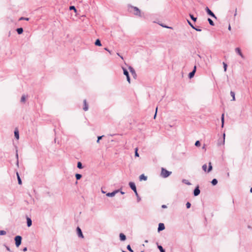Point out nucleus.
Segmentation results:
<instances>
[{
	"label": "nucleus",
	"instance_id": "1",
	"mask_svg": "<svg viewBox=\"0 0 252 252\" xmlns=\"http://www.w3.org/2000/svg\"><path fill=\"white\" fill-rule=\"evenodd\" d=\"M128 10L130 12H132L136 16H138L140 17H142L140 10L136 6L129 5L128 6Z\"/></svg>",
	"mask_w": 252,
	"mask_h": 252
},
{
	"label": "nucleus",
	"instance_id": "2",
	"mask_svg": "<svg viewBox=\"0 0 252 252\" xmlns=\"http://www.w3.org/2000/svg\"><path fill=\"white\" fill-rule=\"evenodd\" d=\"M171 171H167L164 168H161L160 175L163 178H167L171 174Z\"/></svg>",
	"mask_w": 252,
	"mask_h": 252
},
{
	"label": "nucleus",
	"instance_id": "3",
	"mask_svg": "<svg viewBox=\"0 0 252 252\" xmlns=\"http://www.w3.org/2000/svg\"><path fill=\"white\" fill-rule=\"evenodd\" d=\"M22 239V237L19 235H17L15 237L14 240L15 242V245L17 247H19V246L21 244Z\"/></svg>",
	"mask_w": 252,
	"mask_h": 252
},
{
	"label": "nucleus",
	"instance_id": "4",
	"mask_svg": "<svg viewBox=\"0 0 252 252\" xmlns=\"http://www.w3.org/2000/svg\"><path fill=\"white\" fill-rule=\"evenodd\" d=\"M202 169L205 171L207 172V173L210 172L212 170V166L211 164V162L209 163V167L208 169L207 170V165L206 164L203 165L202 166Z\"/></svg>",
	"mask_w": 252,
	"mask_h": 252
},
{
	"label": "nucleus",
	"instance_id": "5",
	"mask_svg": "<svg viewBox=\"0 0 252 252\" xmlns=\"http://www.w3.org/2000/svg\"><path fill=\"white\" fill-rule=\"evenodd\" d=\"M205 11L209 15L211 16V17L215 19H217V17L214 14V13L208 8V7H206L205 8Z\"/></svg>",
	"mask_w": 252,
	"mask_h": 252
},
{
	"label": "nucleus",
	"instance_id": "6",
	"mask_svg": "<svg viewBox=\"0 0 252 252\" xmlns=\"http://www.w3.org/2000/svg\"><path fill=\"white\" fill-rule=\"evenodd\" d=\"M129 186L134 193H136L137 190L135 183L134 182H130L129 183Z\"/></svg>",
	"mask_w": 252,
	"mask_h": 252
},
{
	"label": "nucleus",
	"instance_id": "7",
	"mask_svg": "<svg viewBox=\"0 0 252 252\" xmlns=\"http://www.w3.org/2000/svg\"><path fill=\"white\" fill-rule=\"evenodd\" d=\"M120 191V189H117L113 191L112 192H108L106 194V196L108 197H113L114 196L116 193Z\"/></svg>",
	"mask_w": 252,
	"mask_h": 252
},
{
	"label": "nucleus",
	"instance_id": "8",
	"mask_svg": "<svg viewBox=\"0 0 252 252\" xmlns=\"http://www.w3.org/2000/svg\"><path fill=\"white\" fill-rule=\"evenodd\" d=\"M76 230H77L78 236L80 238H84V236L82 233V230L79 227H77Z\"/></svg>",
	"mask_w": 252,
	"mask_h": 252
},
{
	"label": "nucleus",
	"instance_id": "9",
	"mask_svg": "<svg viewBox=\"0 0 252 252\" xmlns=\"http://www.w3.org/2000/svg\"><path fill=\"white\" fill-rule=\"evenodd\" d=\"M200 190L199 189V186H197L194 189L193 195H194V196H196L200 194Z\"/></svg>",
	"mask_w": 252,
	"mask_h": 252
},
{
	"label": "nucleus",
	"instance_id": "10",
	"mask_svg": "<svg viewBox=\"0 0 252 252\" xmlns=\"http://www.w3.org/2000/svg\"><path fill=\"white\" fill-rule=\"evenodd\" d=\"M165 229L164 224L163 223H159L158 224V232L162 231Z\"/></svg>",
	"mask_w": 252,
	"mask_h": 252
},
{
	"label": "nucleus",
	"instance_id": "11",
	"mask_svg": "<svg viewBox=\"0 0 252 252\" xmlns=\"http://www.w3.org/2000/svg\"><path fill=\"white\" fill-rule=\"evenodd\" d=\"M235 51L242 58H244V57L243 56V55L242 54V52H241V49L237 47L235 49Z\"/></svg>",
	"mask_w": 252,
	"mask_h": 252
},
{
	"label": "nucleus",
	"instance_id": "12",
	"mask_svg": "<svg viewBox=\"0 0 252 252\" xmlns=\"http://www.w3.org/2000/svg\"><path fill=\"white\" fill-rule=\"evenodd\" d=\"M130 72L131 73L132 75L135 77L136 76V72L133 67L131 66H129L128 67Z\"/></svg>",
	"mask_w": 252,
	"mask_h": 252
},
{
	"label": "nucleus",
	"instance_id": "13",
	"mask_svg": "<svg viewBox=\"0 0 252 252\" xmlns=\"http://www.w3.org/2000/svg\"><path fill=\"white\" fill-rule=\"evenodd\" d=\"M83 103H84L83 110L84 111H86L88 110V105L87 103V101L86 99L84 100Z\"/></svg>",
	"mask_w": 252,
	"mask_h": 252
},
{
	"label": "nucleus",
	"instance_id": "14",
	"mask_svg": "<svg viewBox=\"0 0 252 252\" xmlns=\"http://www.w3.org/2000/svg\"><path fill=\"white\" fill-rule=\"evenodd\" d=\"M120 239L121 241H124L126 239V236L124 234L121 233L120 234Z\"/></svg>",
	"mask_w": 252,
	"mask_h": 252
},
{
	"label": "nucleus",
	"instance_id": "15",
	"mask_svg": "<svg viewBox=\"0 0 252 252\" xmlns=\"http://www.w3.org/2000/svg\"><path fill=\"white\" fill-rule=\"evenodd\" d=\"M14 136L18 140L19 138V131L17 129H16L14 130Z\"/></svg>",
	"mask_w": 252,
	"mask_h": 252
},
{
	"label": "nucleus",
	"instance_id": "16",
	"mask_svg": "<svg viewBox=\"0 0 252 252\" xmlns=\"http://www.w3.org/2000/svg\"><path fill=\"white\" fill-rule=\"evenodd\" d=\"M27 226L30 227L32 224V220L30 218L27 219Z\"/></svg>",
	"mask_w": 252,
	"mask_h": 252
},
{
	"label": "nucleus",
	"instance_id": "17",
	"mask_svg": "<svg viewBox=\"0 0 252 252\" xmlns=\"http://www.w3.org/2000/svg\"><path fill=\"white\" fill-rule=\"evenodd\" d=\"M147 179V176H145L144 174H142L139 176V180L140 181L144 180L146 181Z\"/></svg>",
	"mask_w": 252,
	"mask_h": 252
},
{
	"label": "nucleus",
	"instance_id": "18",
	"mask_svg": "<svg viewBox=\"0 0 252 252\" xmlns=\"http://www.w3.org/2000/svg\"><path fill=\"white\" fill-rule=\"evenodd\" d=\"M16 31L19 34H21L23 32V29L22 28H19L16 29Z\"/></svg>",
	"mask_w": 252,
	"mask_h": 252
},
{
	"label": "nucleus",
	"instance_id": "19",
	"mask_svg": "<svg viewBox=\"0 0 252 252\" xmlns=\"http://www.w3.org/2000/svg\"><path fill=\"white\" fill-rule=\"evenodd\" d=\"M16 175H17V179H18V184L19 185H21L22 184V181H21V178L20 177V176H19V173H18V172H17Z\"/></svg>",
	"mask_w": 252,
	"mask_h": 252
},
{
	"label": "nucleus",
	"instance_id": "20",
	"mask_svg": "<svg viewBox=\"0 0 252 252\" xmlns=\"http://www.w3.org/2000/svg\"><path fill=\"white\" fill-rule=\"evenodd\" d=\"M94 44L96 45V46H101V42L100 41L99 39H97L96 40V41H95V43H94Z\"/></svg>",
	"mask_w": 252,
	"mask_h": 252
},
{
	"label": "nucleus",
	"instance_id": "21",
	"mask_svg": "<svg viewBox=\"0 0 252 252\" xmlns=\"http://www.w3.org/2000/svg\"><path fill=\"white\" fill-rule=\"evenodd\" d=\"M230 94L231 96L232 97V99L231 100H232V101L235 100V93L234 92H233V91H231Z\"/></svg>",
	"mask_w": 252,
	"mask_h": 252
},
{
	"label": "nucleus",
	"instance_id": "22",
	"mask_svg": "<svg viewBox=\"0 0 252 252\" xmlns=\"http://www.w3.org/2000/svg\"><path fill=\"white\" fill-rule=\"evenodd\" d=\"M195 70H194V71H191V72L189 73V77L190 79H191V78H192V77L194 76V74H195Z\"/></svg>",
	"mask_w": 252,
	"mask_h": 252
},
{
	"label": "nucleus",
	"instance_id": "23",
	"mask_svg": "<svg viewBox=\"0 0 252 252\" xmlns=\"http://www.w3.org/2000/svg\"><path fill=\"white\" fill-rule=\"evenodd\" d=\"M221 126H223L224 121V115L222 114L221 117Z\"/></svg>",
	"mask_w": 252,
	"mask_h": 252
},
{
	"label": "nucleus",
	"instance_id": "24",
	"mask_svg": "<svg viewBox=\"0 0 252 252\" xmlns=\"http://www.w3.org/2000/svg\"><path fill=\"white\" fill-rule=\"evenodd\" d=\"M211 183L213 186H215L218 183V180L216 179H213L211 181Z\"/></svg>",
	"mask_w": 252,
	"mask_h": 252
},
{
	"label": "nucleus",
	"instance_id": "25",
	"mask_svg": "<svg viewBox=\"0 0 252 252\" xmlns=\"http://www.w3.org/2000/svg\"><path fill=\"white\" fill-rule=\"evenodd\" d=\"M123 71H124V74L127 76V75H129V73L128 71L126 70V69L123 67Z\"/></svg>",
	"mask_w": 252,
	"mask_h": 252
},
{
	"label": "nucleus",
	"instance_id": "26",
	"mask_svg": "<svg viewBox=\"0 0 252 252\" xmlns=\"http://www.w3.org/2000/svg\"><path fill=\"white\" fill-rule=\"evenodd\" d=\"M77 166L79 169H82L83 168L82 163L80 161L77 162Z\"/></svg>",
	"mask_w": 252,
	"mask_h": 252
},
{
	"label": "nucleus",
	"instance_id": "27",
	"mask_svg": "<svg viewBox=\"0 0 252 252\" xmlns=\"http://www.w3.org/2000/svg\"><path fill=\"white\" fill-rule=\"evenodd\" d=\"M182 182L186 185H191L190 183L186 179H183L182 180Z\"/></svg>",
	"mask_w": 252,
	"mask_h": 252
},
{
	"label": "nucleus",
	"instance_id": "28",
	"mask_svg": "<svg viewBox=\"0 0 252 252\" xmlns=\"http://www.w3.org/2000/svg\"><path fill=\"white\" fill-rule=\"evenodd\" d=\"M75 177L77 180H80L82 177V175L80 174L77 173L75 174Z\"/></svg>",
	"mask_w": 252,
	"mask_h": 252
},
{
	"label": "nucleus",
	"instance_id": "29",
	"mask_svg": "<svg viewBox=\"0 0 252 252\" xmlns=\"http://www.w3.org/2000/svg\"><path fill=\"white\" fill-rule=\"evenodd\" d=\"M158 248L160 252H165L162 247L160 245H158Z\"/></svg>",
	"mask_w": 252,
	"mask_h": 252
},
{
	"label": "nucleus",
	"instance_id": "30",
	"mask_svg": "<svg viewBox=\"0 0 252 252\" xmlns=\"http://www.w3.org/2000/svg\"><path fill=\"white\" fill-rule=\"evenodd\" d=\"M189 16H190V18H191V19H192L194 22H195V21H196V20H197V18H196V17H194L193 16V15H192V14H189Z\"/></svg>",
	"mask_w": 252,
	"mask_h": 252
},
{
	"label": "nucleus",
	"instance_id": "31",
	"mask_svg": "<svg viewBox=\"0 0 252 252\" xmlns=\"http://www.w3.org/2000/svg\"><path fill=\"white\" fill-rule=\"evenodd\" d=\"M26 101V96L25 95H23L21 98V102H25Z\"/></svg>",
	"mask_w": 252,
	"mask_h": 252
},
{
	"label": "nucleus",
	"instance_id": "32",
	"mask_svg": "<svg viewBox=\"0 0 252 252\" xmlns=\"http://www.w3.org/2000/svg\"><path fill=\"white\" fill-rule=\"evenodd\" d=\"M208 21L210 25H211V26L214 25V23L213 21L210 18L208 19Z\"/></svg>",
	"mask_w": 252,
	"mask_h": 252
},
{
	"label": "nucleus",
	"instance_id": "33",
	"mask_svg": "<svg viewBox=\"0 0 252 252\" xmlns=\"http://www.w3.org/2000/svg\"><path fill=\"white\" fill-rule=\"evenodd\" d=\"M19 21H21V20L29 21V18L22 17L19 18Z\"/></svg>",
	"mask_w": 252,
	"mask_h": 252
},
{
	"label": "nucleus",
	"instance_id": "34",
	"mask_svg": "<svg viewBox=\"0 0 252 252\" xmlns=\"http://www.w3.org/2000/svg\"><path fill=\"white\" fill-rule=\"evenodd\" d=\"M135 156L136 157H139V154L138 153V148H136L135 149Z\"/></svg>",
	"mask_w": 252,
	"mask_h": 252
},
{
	"label": "nucleus",
	"instance_id": "35",
	"mask_svg": "<svg viewBox=\"0 0 252 252\" xmlns=\"http://www.w3.org/2000/svg\"><path fill=\"white\" fill-rule=\"evenodd\" d=\"M136 197H137V201L138 202H139L140 200H141V198L140 197V196H139L137 192L136 191V193H135Z\"/></svg>",
	"mask_w": 252,
	"mask_h": 252
},
{
	"label": "nucleus",
	"instance_id": "36",
	"mask_svg": "<svg viewBox=\"0 0 252 252\" xmlns=\"http://www.w3.org/2000/svg\"><path fill=\"white\" fill-rule=\"evenodd\" d=\"M126 249L130 252H133V251L131 248V247L129 245H127L126 247Z\"/></svg>",
	"mask_w": 252,
	"mask_h": 252
},
{
	"label": "nucleus",
	"instance_id": "37",
	"mask_svg": "<svg viewBox=\"0 0 252 252\" xmlns=\"http://www.w3.org/2000/svg\"><path fill=\"white\" fill-rule=\"evenodd\" d=\"M69 9L73 10L75 12H76V11H77L76 9L74 6H70L69 7Z\"/></svg>",
	"mask_w": 252,
	"mask_h": 252
},
{
	"label": "nucleus",
	"instance_id": "38",
	"mask_svg": "<svg viewBox=\"0 0 252 252\" xmlns=\"http://www.w3.org/2000/svg\"><path fill=\"white\" fill-rule=\"evenodd\" d=\"M187 21H188V23L189 24V25L192 28V29H195V27L191 24V23L189 20H187Z\"/></svg>",
	"mask_w": 252,
	"mask_h": 252
},
{
	"label": "nucleus",
	"instance_id": "39",
	"mask_svg": "<svg viewBox=\"0 0 252 252\" xmlns=\"http://www.w3.org/2000/svg\"><path fill=\"white\" fill-rule=\"evenodd\" d=\"M6 233V231L4 230H0V235H4Z\"/></svg>",
	"mask_w": 252,
	"mask_h": 252
},
{
	"label": "nucleus",
	"instance_id": "40",
	"mask_svg": "<svg viewBox=\"0 0 252 252\" xmlns=\"http://www.w3.org/2000/svg\"><path fill=\"white\" fill-rule=\"evenodd\" d=\"M223 68H224V70L225 71H226V69H227V64L225 63L224 62L223 63Z\"/></svg>",
	"mask_w": 252,
	"mask_h": 252
},
{
	"label": "nucleus",
	"instance_id": "41",
	"mask_svg": "<svg viewBox=\"0 0 252 252\" xmlns=\"http://www.w3.org/2000/svg\"><path fill=\"white\" fill-rule=\"evenodd\" d=\"M104 136L103 135H102V136H99L97 137V140L96 141V142L97 143H99V140H101L102 139V138Z\"/></svg>",
	"mask_w": 252,
	"mask_h": 252
},
{
	"label": "nucleus",
	"instance_id": "42",
	"mask_svg": "<svg viewBox=\"0 0 252 252\" xmlns=\"http://www.w3.org/2000/svg\"><path fill=\"white\" fill-rule=\"evenodd\" d=\"M190 206H191V204L189 202H188L186 203L187 208L189 209V208L190 207Z\"/></svg>",
	"mask_w": 252,
	"mask_h": 252
},
{
	"label": "nucleus",
	"instance_id": "43",
	"mask_svg": "<svg viewBox=\"0 0 252 252\" xmlns=\"http://www.w3.org/2000/svg\"><path fill=\"white\" fill-rule=\"evenodd\" d=\"M195 145L196 146H200V141H198V140L196 141L195 142Z\"/></svg>",
	"mask_w": 252,
	"mask_h": 252
},
{
	"label": "nucleus",
	"instance_id": "44",
	"mask_svg": "<svg viewBox=\"0 0 252 252\" xmlns=\"http://www.w3.org/2000/svg\"><path fill=\"white\" fill-rule=\"evenodd\" d=\"M126 80H127V81H128V82L129 83H130V79L129 75H127V76H126Z\"/></svg>",
	"mask_w": 252,
	"mask_h": 252
},
{
	"label": "nucleus",
	"instance_id": "45",
	"mask_svg": "<svg viewBox=\"0 0 252 252\" xmlns=\"http://www.w3.org/2000/svg\"><path fill=\"white\" fill-rule=\"evenodd\" d=\"M195 30H196V31H198V32H201V29H199V28H196L195 27V29H194Z\"/></svg>",
	"mask_w": 252,
	"mask_h": 252
},
{
	"label": "nucleus",
	"instance_id": "46",
	"mask_svg": "<svg viewBox=\"0 0 252 252\" xmlns=\"http://www.w3.org/2000/svg\"><path fill=\"white\" fill-rule=\"evenodd\" d=\"M157 111H158V107H157L156 109V113H155V114L154 117V119H155L156 117Z\"/></svg>",
	"mask_w": 252,
	"mask_h": 252
},
{
	"label": "nucleus",
	"instance_id": "47",
	"mask_svg": "<svg viewBox=\"0 0 252 252\" xmlns=\"http://www.w3.org/2000/svg\"><path fill=\"white\" fill-rule=\"evenodd\" d=\"M16 157L17 160H18V151L17 150H16Z\"/></svg>",
	"mask_w": 252,
	"mask_h": 252
},
{
	"label": "nucleus",
	"instance_id": "48",
	"mask_svg": "<svg viewBox=\"0 0 252 252\" xmlns=\"http://www.w3.org/2000/svg\"><path fill=\"white\" fill-rule=\"evenodd\" d=\"M23 252H26L27 251V247L24 248L23 249Z\"/></svg>",
	"mask_w": 252,
	"mask_h": 252
},
{
	"label": "nucleus",
	"instance_id": "49",
	"mask_svg": "<svg viewBox=\"0 0 252 252\" xmlns=\"http://www.w3.org/2000/svg\"><path fill=\"white\" fill-rule=\"evenodd\" d=\"M224 140H225V134H223V144L224 143Z\"/></svg>",
	"mask_w": 252,
	"mask_h": 252
},
{
	"label": "nucleus",
	"instance_id": "50",
	"mask_svg": "<svg viewBox=\"0 0 252 252\" xmlns=\"http://www.w3.org/2000/svg\"><path fill=\"white\" fill-rule=\"evenodd\" d=\"M161 207H162V208H167V206H166V205H162L161 206Z\"/></svg>",
	"mask_w": 252,
	"mask_h": 252
},
{
	"label": "nucleus",
	"instance_id": "51",
	"mask_svg": "<svg viewBox=\"0 0 252 252\" xmlns=\"http://www.w3.org/2000/svg\"><path fill=\"white\" fill-rule=\"evenodd\" d=\"M16 165L17 166V167H19V160H17Z\"/></svg>",
	"mask_w": 252,
	"mask_h": 252
},
{
	"label": "nucleus",
	"instance_id": "52",
	"mask_svg": "<svg viewBox=\"0 0 252 252\" xmlns=\"http://www.w3.org/2000/svg\"><path fill=\"white\" fill-rule=\"evenodd\" d=\"M196 66H194L192 71H194L195 70V72H196Z\"/></svg>",
	"mask_w": 252,
	"mask_h": 252
},
{
	"label": "nucleus",
	"instance_id": "53",
	"mask_svg": "<svg viewBox=\"0 0 252 252\" xmlns=\"http://www.w3.org/2000/svg\"><path fill=\"white\" fill-rule=\"evenodd\" d=\"M104 49H105L106 51H107L108 52H109V53H110V54H111V52H110V51H109V50L107 48H105Z\"/></svg>",
	"mask_w": 252,
	"mask_h": 252
},
{
	"label": "nucleus",
	"instance_id": "54",
	"mask_svg": "<svg viewBox=\"0 0 252 252\" xmlns=\"http://www.w3.org/2000/svg\"><path fill=\"white\" fill-rule=\"evenodd\" d=\"M6 250L8 251H10V249L7 246H6Z\"/></svg>",
	"mask_w": 252,
	"mask_h": 252
},
{
	"label": "nucleus",
	"instance_id": "55",
	"mask_svg": "<svg viewBox=\"0 0 252 252\" xmlns=\"http://www.w3.org/2000/svg\"><path fill=\"white\" fill-rule=\"evenodd\" d=\"M119 192H121V193L122 194H124L125 193V192H123V191L120 190V191H119Z\"/></svg>",
	"mask_w": 252,
	"mask_h": 252
},
{
	"label": "nucleus",
	"instance_id": "56",
	"mask_svg": "<svg viewBox=\"0 0 252 252\" xmlns=\"http://www.w3.org/2000/svg\"><path fill=\"white\" fill-rule=\"evenodd\" d=\"M228 29L230 31L231 30V26L230 25H229V26H228Z\"/></svg>",
	"mask_w": 252,
	"mask_h": 252
},
{
	"label": "nucleus",
	"instance_id": "57",
	"mask_svg": "<svg viewBox=\"0 0 252 252\" xmlns=\"http://www.w3.org/2000/svg\"><path fill=\"white\" fill-rule=\"evenodd\" d=\"M237 14V9H235V14H234V16H235Z\"/></svg>",
	"mask_w": 252,
	"mask_h": 252
},
{
	"label": "nucleus",
	"instance_id": "58",
	"mask_svg": "<svg viewBox=\"0 0 252 252\" xmlns=\"http://www.w3.org/2000/svg\"><path fill=\"white\" fill-rule=\"evenodd\" d=\"M117 55L120 56L122 59H123V57L121 56L119 54V53H117Z\"/></svg>",
	"mask_w": 252,
	"mask_h": 252
},
{
	"label": "nucleus",
	"instance_id": "59",
	"mask_svg": "<svg viewBox=\"0 0 252 252\" xmlns=\"http://www.w3.org/2000/svg\"><path fill=\"white\" fill-rule=\"evenodd\" d=\"M162 26L163 27H164V28H171L170 27H167V26H162Z\"/></svg>",
	"mask_w": 252,
	"mask_h": 252
},
{
	"label": "nucleus",
	"instance_id": "60",
	"mask_svg": "<svg viewBox=\"0 0 252 252\" xmlns=\"http://www.w3.org/2000/svg\"><path fill=\"white\" fill-rule=\"evenodd\" d=\"M250 192H251V193L252 192V187L250 189Z\"/></svg>",
	"mask_w": 252,
	"mask_h": 252
},
{
	"label": "nucleus",
	"instance_id": "61",
	"mask_svg": "<svg viewBox=\"0 0 252 252\" xmlns=\"http://www.w3.org/2000/svg\"><path fill=\"white\" fill-rule=\"evenodd\" d=\"M227 175L228 177H229V173H227Z\"/></svg>",
	"mask_w": 252,
	"mask_h": 252
},
{
	"label": "nucleus",
	"instance_id": "62",
	"mask_svg": "<svg viewBox=\"0 0 252 252\" xmlns=\"http://www.w3.org/2000/svg\"><path fill=\"white\" fill-rule=\"evenodd\" d=\"M102 192L103 193H105V191H103V190H102Z\"/></svg>",
	"mask_w": 252,
	"mask_h": 252
},
{
	"label": "nucleus",
	"instance_id": "63",
	"mask_svg": "<svg viewBox=\"0 0 252 252\" xmlns=\"http://www.w3.org/2000/svg\"><path fill=\"white\" fill-rule=\"evenodd\" d=\"M122 252H126L125 251H122Z\"/></svg>",
	"mask_w": 252,
	"mask_h": 252
},
{
	"label": "nucleus",
	"instance_id": "64",
	"mask_svg": "<svg viewBox=\"0 0 252 252\" xmlns=\"http://www.w3.org/2000/svg\"><path fill=\"white\" fill-rule=\"evenodd\" d=\"M142 252H144L143 251H142Z\"/></svg>",
	"mask_w": 252,
	"mask_h": 252
}]
</instances>
